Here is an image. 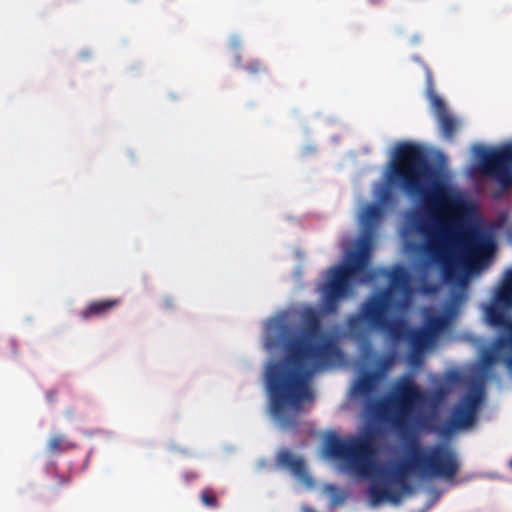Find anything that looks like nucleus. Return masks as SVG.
<instances>
[{"label":"nucleus","mask_w":512,"mask_h":512,"mask_svg":"<svg viewBox=\"0 0 512 512\" xmlns=\"http://www.w3.org/2000/svg\"><path fill=\"white\" fill-rule=\"evenodd\" d=\"M389 181L421 200L423 213L414 214L411 225L424 239L425 253L439 264L444 279L454 280L460 264L476 268L493 255L496 244L490 233L475 227L462 229L453 214L458 199L420 145L405 142L396 147Z\"/></svg>","instance_id":"nucleus-1"},{"label":"nucleus","mask_w":512,"mask_h":512,"mask_svg":"<svg viewBox=\"0 0 512 512\" xmlns=\"http://www.w3.org/2000/svg\"><path fill=\"white\" fill-rule=\"evenodd\" d=\"M301 323L300 334L285 342V359L271 362L266 371L270 414L282 429L296 428L302 404L313 400L309 377L341 356L333 337L323 331L320 311L304 308Z\"/></svg>","instance_id":"nucleus-2"},{"label":"nucleus","mask_w":512,"mask_h":512,"mask_svg":"<svg viewBox=\"0 0 512 512\" xmlns=\"http://www.w3.org/2000/svg\"><path fill=\"white\" fill-rule=\"evenodd\" d=\"M378 277L389 279L390 287L370 295L361 304L358 313L350 314L346 319L348 331L360 337L367 329H375L386 333L396 343L407 342L410 347V361L421 363L425 352L437 342L440 334L448 327L449 317L436 314L427 309L424 315V326L413 328L404 317L389 319L393 290L406 291L409 287V276L402 267L389 271L377 269Z\"/></svg>","instance_id":"nucleus-3"},{"label":"nucleus","mask_w":512,"mask_h":512,"mask_svg":"<svg viewBox=\"0 0 512 512\" xmlns=\"http://www.w3.org/2000/svg\"><path fill=\"white\" fill-rule=\"evenodd\" d=\"M406 448L408 459L397 464L383 483H374L369 487L368 496L372 505L376 506L384 501L398 503L400 493L391 489V483L399 486L402 492H410L408 476L411 473L452 480L460 470L459 457L448 445L437 444L423 449L418 439L412 438L407 442Z\"/></svg>","instance_id":"nucleus-4"},{"label":"nucleus","mask_w":512,"mask_h":512,"mask_svg":"<svg viewBox=\"0 0 512 512\" xmlns=\"http://www.w3.org/2000/svg\"><path fill=\"white\" fill-rule=\"evenodd\" d=\"M372 250V234H365L346 264L330 268V278L323 286V309L335 313L342 298L347 295L349 280L357 277L361 283H371L378 278L377 269L369 267Z\"/></svg>","instance_id":"nucleus-5"},{"label":"nucleus","mask_w":512,"mask_h":512,"mask_svg":"<svg viewBox=\"0 0 512 512\" xmlns=\"http://www.w3.org/2000/svg\"><path fill=\"white\" fill-rule=\"evenodd\" d=\"M426 401V392L411 377L405 376L397 380L389 400L368 401L366 409L387 419L396 431L405 434Z\"/></svg>","instance_id":"nucleus-6"},{"label":"nucleus","mask_w":512,"mask_h":512,"mask_svg":"<svg viewBox=\"0 0 512 512\" xmlns=\"http://www.w3.org/2000/svg\"><path fill=\"white\" fill-rule=\"evenodd\" d=\"M324 447L330 458L343 463L355 475L371 478L378 469L376 434L372 429L347 439L331 434Z\"/></svg>","instance_id":"nucleus-7"},{"label":"nucleus","mask_w":512,"mask_h":512,"mask_svg":"<svg viewBox=\"0 0 512 512\" xmlns=\"http://www.w3.org/2000/svg\"><path fill=\"white\" fill-rule=\"evenodd\" d=\"M478 167L482 175L495 179L502 188L512 187V143L483 150Z\"/></svg>","instance_id":"nucleus-8"},{"label":"nucleus","mask_w":512,"mask_h":512,"mask_svg":"<svg viewBox=\"0 0 512 512\" xmlns=\"http://www.w3.org/2000/svg\"><path fill=\"white\" fill-rule=\"evenodd\" d=\"M481 400V388L465 394L461 403L452 409L451 419L445 421L436 431L444 436H449L454 431L471 427L477 419Z\"/></svg>","instance_id":"nucleus-9"},{"label":"nucleus","mask_w":512,"mask_h":512,"mask_svg":"<svg viewBox=\"0 0 512 512\" xmlns=\"http://www.w3.org/2000/svg\"><path fill=\"white\" fill-rule=\"evenodd\" d=\"M431 105L444 138L451 140L457 132V120L449 113L445 102L433 91L430 93Z\"/></svg>","instance_id":"nucleus-10"},{"label":"nucleus","mask_w":512,"mask_h":512,"mask_svg":"<svg viewBox=\"0 0 512 512\" xmlns=\"http://www.w3.org/2000/svg\"><path fill=\"white\" fill-rule=\"evenodd\" d=\"M276 462L278 466L287 468L298 479L304 482L310 481L304 460L295 456L290 450H280L277 453Z\"/></svg>","instance_id":"nucleus-11"},{"label":"nucleus","mask_w":512,"mask_h":512,"mask_svg":"<svg viewBox=\"0 0 512 512\" xmlns=\"http://www.w3.org/2000/svg\"><path fill=\"white\" fill-rule=\"evenodd\" d=\"M121 299H101L90 301L87 306L80 312V317L83 320H88L94 317H103L108 315L112 310L121 304Z\"/></svg>","instance_id":"nucleus-12"},{"label":"nucleus","mask_w":512,"mask_h":512,"mask_svg":"<svg viewBox=\"0 0 512 512\" xmlns=\"http://www.w3.org/2000/svg\"><path fill=\"white\" fill-rule=\"evenodd\" d=\"M382 217V208L377 204L366 205L361 212V224L365 234H373Z\"/></svg>","instance_id":"nucleus-13"},{"label":"nucleus","mask_w":512,"mask_h":512,"mask_svg":"<svg viewBox=\"0 0 512 512\" xmlns=\"http://www.w3.org/2000/svg\"><path fill=\"white\" fill-rule=\"evenodd\" d=\"M379 379L378 373L367 372L359 377L354 386V393L361 398H370L376 389V384Z\"/></svg>","instance_id":"nucleus-14"},{"label":"nucleus","mask_w":512,"mask_h":512,"mask_svg":"<svg viewBox=\"0 0 512 512\" xmlns=\"http://www.w3.org/2000/svg\"><path fill=\"white\" fill-rule=\"evenodd\" d=\"M76 444L66 440L62 435L52 436L47 443V448L50 453H61L70 449H74Z\"/></svg>","instance_id":"nucleus-15"},{"label":"nucleus","mask_w":512,"mask_h":512,"mask_svg":"<svg viewBox=\"0 0 512 512\" xmlns=\"http://www.w3.org/2000/svg\"><path fill=\"white\" fill-rule=\"evenodd\" d=\"M200 500H201V503L206 507H209V508L218 507L217 495H216L215 491L210 487H206L201 491Z\"/></svg>","instance_id":"nucleus-16"},{"label":"nucleus","mask_w":512,"mask_h":512,"mask_svg":"<svg viewBox=\"0 0 512 512\" xmlns=\"http://www.w3.org/2000/svg\"><path fill=\"white\" fill-rule=\"evenodd\" d=\"M395 362V355L393 353L381 356L377 361V372L380 376L391 369Z\"/></svg>","instance_id":"nucleus-17"},{"label":"nucleus","mask_w":512,"mask_h":512,"mask_svg":"<svg viewBox=\"0 0 512 512\" xmlns=\"http://www.w3.org/2000/svg\"><path fill=\"white\" fill-rule=\"evenodd\" d=\"M244 70L251 75H259L267 72V67L258 59L250 60L245 66Z\"/></svg>","instance_id":"nucleus-18"},{"label":"nucleus","mask_w":512,"mask_h":512,"mask_svg":"<svg viewBox=\"0 0 512 512\" xmlns=\"http://www.w3.org/2000/svg\"><path fill=\"white\" fill-rule=\"evenodd\" d=\"M280 333L275 335V336H272V335H269L267 337V346L268 348L272 349V348H276L280 345L281 341H282V338H283V335L284 333L286 332L287 328L286 326H280Z\"/></svg>","instance_id":"nucleus-19"},{"label":"nucleus","mask_w":512,"mask_h":512,"mask_svg":"<svg viewBox=\"0 0 512 512\" xmlns=\"http://www.w3.org/2000/svg\"><path fill=\"white\" fill-rule=\"evenodd\" d=\"M71 481L70 477L66 476H58V484L59 485H67Z\"/></svg>","instance_id":"nucleus-20"},{"label":"nucleus","mask_w":512,"mask_h":512,"mask_svg":"<svg viewBox=\"0 0 512 512\" xmlns=\"http://www.w3.org/2000/svg\"><path fill=\"white\" fill-rule=\"evenodd\" d=\"M484 362L486 365H492L495 362V357L493 354H489L485 356Z\"/></svg>","instance_id":"nucleus-21"},{"label":"nucleus","mask_w":512,"mask_h":512,"mask_svg":"<svg viewBox=\"0 0 512 512\" xmlns=\"http://www.w3.org/2000/svg\"><path fill=\"white\" fill-rule=\"evenodd\" d=\"M165 305L166 307H172L174 304H173V300L172 299H166L165 300Z\"/></svg>","instance_id":"nucleus-22"},{"label":"nucleus","mask_w":512,"mask_h":512,"mask_svg":"<svg viewBox=\"0 0 512 512\" xmlns=\"http://www.w3.org/2000/svg\"><path fill=\"white\" fill-rule=\"evenodd\" d=\"M436 395L439 397V398H442L444 396V391L442 389L438 390L436 392Z\"/></svg>","instance_id":"nucleus-23"},{"label":"nucleus","mask_w":512,"mask_h":512,"mask_svg":"<svg viewBox=\"0 0 512 512\" xmlns=\"http://www.w3.org/2000/svg\"><path fill=\"white\" fill-rule=\"evenodd\" d=\"M509 465L512 468V459L510 460Z\"/></svg>","instance_id":"nucleus-24"}]
</instances>
